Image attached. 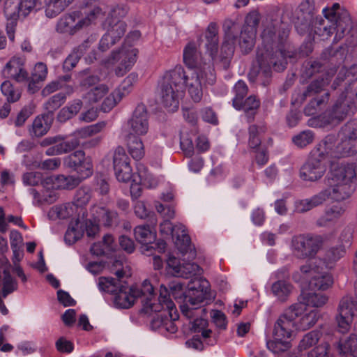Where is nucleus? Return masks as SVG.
Segmentation results:
<instances>
[{
    "mask_svg": "<svg viewBox=\"0 0 357 357\" xmlns=\"http://www.w3.org/2000/svg\"><path fill=\"white\" fill-rule=\"evenodd\" d=\"M91 214L93 220H85V209L77 208L73 202L54 206L49 212L52 218H72L64 236L66 243L69 245L80 239L84 230L89 237H93L99 231V224L110 226L117 218L115 211L98 206L91 208Z\"/></svg>",
    "mask_w": 357,
    "mask_h": 357,
    "instance_id": "1",
    "label": "nucleus"
},
{
    "mask_svg": "<svg viewBox=\"0 0 357 357\" xmlns=\"http://www.w3.org/2000/svg\"><path fill=\"white\" fill-rule=\"evenodd\" d=\"M286 32L282 36L276 37L271 28L265 29L261 33L262 47L257 51V60L260 70L265 76H269L271 68L275 71H282L286 68L287 59L294 58L296 52L286 47L284 40Z\"/></svg>",
    "mask_w": 357,
    "mask_h": 357,
    "instance_id": "2",
    "label": "nucleus"
},
{
    "mask_svg": "<svg viewBox=\"0 0 357 357\" xmlns=\"http://www.w3.org/2000/svg\"><path fill=\"white\" fill-rule=\"evenodd\" d=\"M344 79L349 86L340 93L332 107L326 111V115L329 118L326 123L333 120L340 121L348 115L354 114L357 109V91L351 86V83L357 79V66L353 65L349 69L343 67L332 87L335 89Z\"/></svg>",
    "mask_w": 357,
    "mask_h": 357,
    "instance_id": "3",
    "label": "nucleus"
},
{
    "mask_svg": "<svg viewBox=\"0 0 357 357\" xmlns=\"http://www.w3.org/2000/svg\"><path fill=\"white\" fill-rule=\"evenodd\" d=\"M163 286V284H161ZM169 293V298L171 296L176 300H181L183 303L180 307L182 312L188 317L191 318L192 310L197 308V306L205 299L208 298L210 285L206 280L201 278H195L188 284V289L185 291L184 285L179 280H175L169 284L168 288L164 285Z\"/></svg>",
    "mask_w": 357,
    "mask_h": 357,
    "instance_id": "4",
    "label": "nucleus"
},
{
    "mask_svg": "<svg viewBox=\"0 0 357 357\" xmlns=\"http://www.w3.org/2000/svg\"><path fill=\"white\" fill-rule=\"evenodd\" d=\"M169 296L167 289L161 286L158 302L151 303V299H149L144 302V308H142L146 314L159 312L153 318L151 328L165 335L167 333L174 334L178 329L175 321L178 319V314L175 304L169 299Z\"/></svg>",
    "mask_w": 357,
    "mask_h": 357,
    "instance_id": "5",
    "label": "nucleus"
},
{
    "mask_svg": "<svg viewBox=\"0 0 357 357\" xmlns=\"http://www.w3.org/2000/svg\"><path fill=\"white\" fill-rule=\"evenodd\" d=\"M357 175V165L344 160L333 162L326 177V185L334 192L337 202L349 198L354 190L353 183Z\"/></svg>",
    "mask_w": 357,
    "mask_h": 357,
    "instance_id": "6",
    "label": "nucleus"
},
{
    "mask_svg": "<svg viewBox=\"0 0 357 357\" xmlns=\"http://www.w3.org/2000/svg\"><path fill=\"white\" fill-rule=\"evenodd\" d=\"M323 13L325 19L317 20L314 33L323 39L328 38L335 31L334 40H341L345 32L351 28V20L347 10L341 9L340 4L333 3L331 8H324Z\"/></svg>",
    "mask_w": 357,
    "mask_h": 357,
    "instance_id": "7",
    "label": "nucleus"
},
{
    "mask_svg": "<svg viewBox=\"0 0 357 357\" xmlns=\"http://www.w3.org/2000/svg\"><path fill=\"white\" fill-rule=\"evenodd\" d=\"M333 142V136H326L313 148L300 169V177L302 180L315 182L324 176L327 170L328 158Z\"/></svg>",
    "mask_w": 357,
    "mask_h": 357,
    "instance_id": "8",
    "label": "nucleus"
},
{
    "mask_svg": "<svg viewBox=\"0 0 357 357\" xmlns=\"http://www.w3.org/2000/svg\"><path fill=\"white\" fill-rule=\"evenodd\" d=\"M185 70L181 66L167 71L159 83V96L161 103L170 112L178 109L179 102L184 95L183 82Z\"/></svg>",
    "mask_w": 357,
    "mask_h": 357,
    "instance_id": "9",
    "label": "nucleus"
},
{
    "mask_svg": "<svg viewBox=\"0 0 357 357\" xmlns=\"http://www.w3.org/2000/svg\"><path fill=\"white\" fill-rule=\"evenodd\" d=\"M84 179L79 174L77 177L65 175L47 176L43 183V195L34 188L29 189V192L33 197V204L39 206L45 204H52L57 199L56 189H73Z\"/></svg>",
    "mask_w": 357,
    "mask_h": 357,
    "instance_id": "10",
    "label": "nucleus"
},
{
    "mask_svg": "<svg viewBox=\"0 0 357 357\" xmlns=\"http://www.w3.org/2000/svg\"><path fill=\"white\" fill-rule=\"evenodd\" d=\"M102 16L103 13L99 7H96L89 12H86L83 8L73 10L59 19L56 29L59 33L73 35L81 29L88 27Z\"/></svg>",
    "mask_w": 357,
    "mask_h": 357,
    "instance_id": "11",
    "label": "nucleus"
},
{
    "mask_svg": "<svg viewBox=\"0 0 357 357\" xmlns=\"http://www.w3.org/2000/svg\"><path fill=\"white\" fill-rule=\"evenodd\" d=\"M298 331L287 308L276 320L273 331V339L266 342L267 348L274 354L288 350L291 344L289 339Z\"/></svg>",
    "mask_w": 357,
    "mask_h": 357,
    "instance_id": "12",
    "label": "nucleus"
},
{
    "mask_svg": "<svg viewBox=\"0 0 357 357\" xmlns=\"http://www.w3.org/2000/svg\"><path fill=\"white\" fill-rule=\"evenodd\" d=\"M328 264L321 259H316L314 263H307L301 267L303 274L310 277V285L318 289L325 290L333 283L332 275L328 272Z\"/></svg>",
    "mask_w": 357,
    "mask_h": 357,
    "instance_id": "13",
    "label": "nucleus"
},
{
    "mask_svg": "<svg viewBox=\"0 0 357 357\" xmlns=\"http://www.w3.org/2000/svg\"><path fill=\"white\" fill-rule=\"evenodd\" d=\"M323 238L319 235L301 234L291 241V250L298 259L314 257L322 246Z\"/></svg>",
    "mask_w": 357,
    "mask_h": 357,
    "instance_id": "14",
    "label": "nucleus"
},
{
    "mask_svg": "<svg viewBox=\"0 0 357 357\" xmlns=\"http://www.w3.org/2000/svg\"><path fill=\"white\" fill-rule=\"evenodd\" d=\"M160 231L163 235L172 236L176 247L183 255H188V259L195 257V251L191 248L190 238L184 225L179 224L173 227L169 220H165L160 225Z\"/></svg>",
    "mask_w": 357,
    "mask_h": 357,
    "instance_id": "15",
    "label": "nucleus"
},
{
    "mask_svg": "<svg viewBox=\"0 0 357 357\" xmlns=\"http://www.w3.org/2000/svg\"><path fill=\"white\" fill-rule=\"evenodd\" d=\"M137 49L122 45L119 50L112 52L109 57L105 61V63L107 66L117 64L114 69L115 75L118 77H123L135 65L137 61Z\"/></svg>",
    "mask_w": 357,
    "mask_h": 357,
    "instance_id": "16",
    "label": "nucleus"
},
{
    "mask_svg": "<svg viewBox=\"0 0 357 357\" xmlns=\"http://www.w3.org/2000/svg\"><path fill=\"white\" fill-rule=\"evenodd\" d=\"M183 61L189 68L190 71H197L198 69L204 72L206 81L209 84H214L215 82V74L214 69L210 63L203 61L200 53L197 51L196 45L189 43L183 50Z\"/></svg>",
    "mask_w": 357,
    "mask_h": 357,
    "instance_id": "17",
    "label": "nucleus"
},
{
    "mask_svg": "<svg viewBox=\"0 0 357 357\" xmlns=\"http://www.w3.org/2000/svg\"><path fill=\"white\" fill-rule=\"evenodd\" d=\"M356 301L350 296L343 297L337 308L336 321L339 331L347 333L349 331L354 318H357V282L355 284ZM357 331V324H356Z\"/></svg>",
    "mask_w": 357,
    "mask_h": 357,
    "instance_id": "18",
    "label": "nucleus"
},
{
    "mask_svg": "<svg viewBox=\"0 0 357 357\" xmlns=\"http://www.w3.org/2000/svg\"><path fill=\"white\" fill-rule=\"evenodd\" d=\"M43 6L40 0H5L3 13L8 20H16L25 18L31 12L40 9Z\"/></svg>",
    "mask_w": 357,
    "mask_h": 357,
    "instance_id": "19",
    "label": "nucleus"
},
{
    "mask_svg": "<svg viewBox=\"0 0 357 357\" xmlns=\"http://www.w3.org/2000/svg\"><path fill=\"white\" fill-rule=\"evenodd\" d=\"M298 331H306L313 327L319 319V312L310 310L302 303L291 305L289 308Z\"/></svg>",
    "mask_w": 357,
    "mask_h": 357,
    "instance_id": "20",
    "label": "nucleus"
},
{
    "mask_svg": "<svg viewBox=\"0 0 357 357\" xmlns=\"http://www.w3.org/2000/svg\"><path fill=\"white\" fill-rule=\"evenodd\" d=\"M138 81V74L130 73L121 82L118 88L109 93L103 100L101 110L104 112L111 111L125 96L132 91L134 84Z\"/></svg>",
    "mask_w": 357,
    "mask_h": 357,
    "instance_id": "21",
    "label": "nucleus"
},
{
    "mask_svg": "<svg viewBox=\"0 0 357 357\" xmlns=\"http://www.w3.org/2000/svg\"><path fill=\"white\" fill-rule=\"evenodd\" d=\"M79 144V140L76 136L68 138H64L60 135L48 137L40 142L42 146H50L45 151L47 155L66 153L76 149Z\"/></svg>",
    "mask_w": 357,
    "mask_h": 357,
    "instance_id": "22",
    "label": "nucleus"
},
{
    "mask_svg": "<svg viewBox=\"0 0 357 357\" xmlns=\"http://www.w3.org/2000/svg\"><path fill=\"white\" fill-rule=\"evenodd\" d=\"M80 86L84 90H86V93L83 96V99L89 105L98 102L103 98H106V95H109V88L103 83L99 82V77L91 75L84 78L81 82Z\"/></svg>",
    "mask_w": 357,
    "mask_h": 357,
    "instance_id": "23",
    "label": "nucleus"
},
{
    "mask_svg": "<svg viewBox=\"0 0 357 357\" xmlns=\"http://www.w3.org/2000/svg\"><path fill=\"white\" fill-rule=\"evenodd\" d=\"M185 77L183 82V90L184 91V86H185L190 98L195 102H199L203 96V86L209 84L206 81L204 72L199 69L197 71H185ZM212 84H210V85Z\"/></svg>",
    "mask_w": 357,
    "mask_h": 357,
    "instance_id": "24",
    "label": "nucleus"
},
{
    "mask_svg": "<svg viewBox=\"0 0 357 357\" xmlns=\"http://www.w3.org/2000/svg\"><path fill=\"white\" fill-rule=\"evenodd\" d=\"M127 126L130 136L144 135L148 132L149 125L146 108L144 105H139L135 108Z\"/></svg>",
    "mask_w": 357,
    "mask_h": 357,
    "instance_id": "25",
    "label": "nucleus"
},
{
    "mask_svg": "<svg viewBox=\"0 0 357 357\" xmlns=\"http://www.w3.org/2000/svg\"><path fill=\"white\" fill-rule=\"evenodd\" d=\"M246 25L243 26L241 31L239 45L241 51L247 54L255 45V39L256 36V26L259 23V18L256 13L248 15L245 18Z\"/></svg>",
    "mask_w": 357,
    "mask_h": 357,
    "instance_id": "26",
    "label": "nucleus"
},
{
    "mask_svg": "<svg viewBox=\"0 0 357 357\" xmlns=\"http://www.w3.org/2000/svg\"><path fill=\"white\" fill-rule=\"evenodd\" d=\"M26 59L24 56H14L6 64L2 70V75L17 82L26 81L29 73L24 68Z\"/></svg>",
    "mask_w": 357,
    "mask_h": 357,
    "instance_id": "27",
    "label": "nucleus"
},
{
    "mask_svg": "<svg viewBox=\"0 0 357 357\" xmlns=\"http://www.w3.org/2000/svg\"><path fill=\"white\" fill-rule=\"evenodd\" d=\"M127 13V10L121 6H116L112 10L109 17L107 19L108 28L107 33L117 42L123 37L126 30V24L119 20Z\"/></svg>",
    "mask_w": 357,
    "mask_h": 357,
    "instance_id": "28",
    "label": "nucleus"
},
{
    "mask_svg": "<svg viewBox=\"0 0 357 357\" xmlns=\"http://www.w3.org/2000/svg\"><path fill=\"white\" fill-rule=\"evenodd\" d=\"M64 164L75 170L82 178H86L92 174V164L90 159L85 158L83 151H76L67 156Z\"/></svg>",
    "mask_w": 357,
    "mask_h": 357,
    "instance_id": "29",
    "label": "nucleus"
},
{
    "mask_svg": "<svg viewBox=\"0 0 357 357\" xmlns=\"http://www.w3.org/2000/svg\"><path fill=\"white\" fill-rule=\"evenodd\" d=\"M18 284L17 280L10 275L8 271L4 270L0 273V312L3 315L8 313V310L4 305L2 298H6L8 295L17 289Z\"/></svg>",
    "mask_w": 357,
    "mask_h": 357,
    "instance_id": "30",
    "label": "nucleus"
},
{
    "mask_svg": "<svg viewBox=\"0 0 357 357\" xmlns=\"http://www.w3.org/2000/svg\"><path fill=\"white\" fill-rule=\"evenodd\" d=\"M156 219L152 218V226L142 225L136 227L134 229L135 239L142 245L147 246V250H149L148 245L154 243L156 239V232L154 229Z\"/></svg>",
    "mask_w": 357,
    "mask_h": 357,
    "instance_id": "31",
    "label": "nucleus"
},
{
    "mask_svg": "<svg viewBox=\"0 0 357 357\" xmlns=\"http://www.w3.org/2000/svg\"><path fill=\"white\" fill-rule=\"evenodd\" d=\"M329 155L333 158H344L348 157L357 151V141H351L346 139H341L340 142L335 146V137Z\"/></svg>",
    "mask_w": 357,
    "mask_h": 357,
    "instance_id": "32",
    "label": "nucleus"
},
{
    "mask_svg": "<svg viewBox=\"0 0 357 357\" xmlns=\"http://www.w3.org/2000/svg\"><path fill=\"white\" fill-rule=\"evenodd\" d=\"M339 354L342 357H357V334H351L337 343Z\"/></svg>",
    "mask_w": 357,
    "mask_h": 357,
    "instance_id": "33",
    "label": "nucleus"
},
{
    "mask_svg": "<svg viewBox=\"0 0 357 357\" xmlns=\"http://www.w3.org/2000/svg\"><path fill=\"white\" fill-rule=\"evenodd\" d=\"M336 70L331 69V73H327L326 77L324 74L320 75L318 79L313 80L307 87L303 93L304 98L317 95L320 93L329 84L331 77L333 76Z\"/></svg>",
    "mask_w": 357,
    "mask_h": 357,
    "instance_id": "34",
    "label": "nucleus"
},
{
    "mask_svg": "<svg viewBox=\"0 0 357 357\" xmlns=\"http://www.w3.org/2000/svg\"><path fill=\"white\" fill-rule=\"evenodd\" d=\"M75 0H43V7L47 17L57 16L68 8Z\"/></svg>",
    "mask_w": 357,
    "mask_h": 357,
    "instance_id": "35",
    "label": "nucleus"
},
{
    "mask_svg": "<svg viewBox=\"0 0 357 357\" xmlns=\"http://www.w3.org/2000/svg\"><path fill=\"white\" fill-rule=\"evenodd\" d=\"M218 29L215 23H210L205 32V47L210 56H215L218 45Z\"/></svg>",
    "mask_w": 357,
    "mask_h": 357,
    "instance_id": "36",
    "label": "nucleus"
},
{
    "mask_svg": "<svg viewBox=\"0 0 357 357\" xmlns=\"http://www.w3.org/2000/svg\"><path fill=\"white\" fill-rule=\"evenodd\" d=\"M51 127V121L47 115L38 116L33 120L29 132L31 137H40L45 135Z\"/></svg>",
    "mask_w": 357,
    "mask_h": 357,
    "instance_id": "37",
    "label": "nucleus"
},
{
    "mask_svg": "<svg viewBox=\"0 0 357 357\" xmlns=\"http://www.w3.org/2000/svg\"><path fill=\"white\" fill-rule=\"evenodd\" d=\"M139 297V291L136 287H131L128 292L121 291L115 297L114 303L121 308H129L135 299Z\"/></svg>",
    "mask_w": 357,
    "mask_h": 357,
    "instance_id": "38",
    "label": "nucleus"
},
{
    "mask_svg": "<svg viewBox=\"0 0 357 357\" xmlns=\"http://www.w3.org/2000/svg\"><path fill=\"white\" fill-rule=\"evenodd\" d=\"M234 40L224 38L221 45L220 52H218V45L217 46V52L215 56H211V60L214 62L225 61L227 62L234 54Z\"/></svg>",
    "mask_w": 357,
    "mask_h": 357,
    "instance_id": "39",
    "label": "nucleus"
},
{
    "mask_svg": "<svg viewBox=\"0 0 357 357\" xmlns=\"http://www.w3.org/2000/svg\"><path fill=\"white\" fill-rule=\"evenodd\" d=\"M302 303L306 307H321L328 301V296L321 292H307L302 294Z\"/></svg>",
    "mask_w": 357,
    "mask_h": 357,
    "instance_id": "40",
    "label": "nucleus"
},
{
    "mask_svg": "<svg viewBox=\"0 0 357 357\" xmlns=\"http://www.w3.org/2000/svg\"><path fill=\"white\" fill-rule=\"evenodd\" d=\"M344 211L342 206L334 205L326 210L325 213L317 220V225L320 227L328 226L337 220Z\"/></svg>",
    "mask_w": 357,
    "mask_h": 357,
    "instance_id": "41",
    "label": "nucleus"
},
{
    "mask_svg": "<svg viewBox=\"0 0 357 357\" xmlns=\"http://www.w3.org/2000/svg\"><path fill=\"white\" fill-rule=\"evenodd\" d=\"M89 47V41H84L77 49L68 55L63 62V69L68 71L71 70L78 63L81 56Z\"/></svg>",
    "mask_w": 357,
    "mask_h": 357,
    "instance_id": "42",
    "label": "nucleus"
},
{
    "mask_svg": "<svg viewBox=\"0 0 357 357\" xmlns=\"http://www.w3.org/2000/svg\"><path fill=\"white\" fill-rule=\"evenodd\" d=\"M82 102L79 100H75L67 106L63 107L58 114L59 121H66L75 116L81 109Z\"/></svg>",
    "mask_w": 357,
    "mask_h": 357,
    "instance_id": "43",
    "label": "nucleus"
},
{
    "mask_svg": "<svg viewBox=\"0 0 357 357\" xmlns=\"http://www.w3.org/2000/svg\"><path fill=\"white\" fill-rule=\"evenodd\" d=\"M271 290L279 301H284L291 292L292 286L284 280H278L272 284Z\"/></svg>",
    "mask_w": 357,
    "mask_h": 357,
    "instance_id": "44",
    "label": "nucleus"
},
{
    "mask_svg": "<svg viewBox=\"0 0 357 357\" xmlns=\"http://www.w3.org/2000/svg\"><path fill=\"white\" fill-rule=\"evenodd\" d=\"M128 149L130 154L135 160H140L144 155V147L141 139L130 136L128 139Z\"/></svg>",
    "mask_w": 357,
    "mask_h": 357,
    "instance_id": "45",
    "label": "nucleus"
},
{
    "mask_svg": "<svg viewBox=\"0 0 357 357\" xmlns=\"http://www.w3.org/2000/svg\"><path fill=\"white\" fill-rule=\"evenodd\" d=\"M329 98L330 94L328 92H326L321 96H317L314 98L305 107V114L307 116L316 115V109L314 108V105H317L318 107H320L321 109H324L326 107Z\"/></svg>",
    "mask_w": 357,
    "mask_h": 357,
    "instance_id": "46",
    "label": "nucleus"
},
{
    "mask_svg": "<svg viewBox=\"0 0 357 357\" xmlns=\"http://www.w3.org/2000/svg\"><path fill=\"white\" fill-rule=\"evenodd\" d=\"M235 96L233 98V106L237 110L242 108V100L248 93V86L246 84L242 81H238L234 87Z\"/></svg>",
    "mask_w": 357,
    "mask_h": 357,
    "instance_id": "47",
    "label": "nucleus"
},
{
    "mask_svg": "<svg viewBox=\"0 0 357 357\" xmlns=\"http://www.w3.org/2000/svg\"><path fill=\"white\" fill-rule=\"evenodd\" d=\"M181 266L180 271H177V277L182 278H191L192 276L199 275L202 273V271L199 266L195 263H191L189 261H185Z\"/></svg>",
    "mask_w": 357,
    "mask_h": 357,
    "instance_id": "48",
    "label": "nucleus"
},
{
    "mask_svg": "<svg viewBox=\"0 0 357 357\" xmlns=\"http://www.w3.org/2000/svg\"><path fill=\"white\" fill-rule=\"evenodd\" d=\"M105 127L106 123L100 121L77 130L75 134L82 138L90 137L100 133Z\"/></svg>",
    "mask_w": 357,
    "mask_h": 357,
    "instance_id": "49",
    "label": "nucleus"
},
{
    "mask_svg": "<svg viewBox=\"0 0 357 357\" xmlns=\"http://www.w3.org/2000/svg\"><path fill=\"white\" fill-rule=\"evenodd\" d=\"M321 68L322 67L318 61H306L303 63L302 67V76L305 78H310L316 73H321V75L324 74V77H326L327 73H331V70L324 73Z\"/></svg>",
    "mask_w": 357,
    "mask_h": 357,
    "instance_id": "50",
    "label": "nucleus"
},
{
    "mask_svg": "<svg viewBox=\"0 0 357 357\" xmlns=\"http://www.w3.org/2000/svg\"><path fill=\"white\" fill-rule=\"evenodd\" d=\"M339 138L357 141V119L348 121L338 134Z\"/></svg>",
    "mask_w": 357,
    "mask_h": 357,
    "instance_id": "51",
    "label": "nucleus"
},
{
    "mask_svg": "<svg viewBox=\"0 0 357 357\" xmlns=\"http://www.w3.org/2000/svg\"><path fill=\"white\" fill-rule=\"evenodd\" d=\"M91 197V190L87 187H82L77 190L73 203L77 208H84V206L88 204Z\"/></svg>",
    "mask_w": 357,
    "mask_h": 357,
    "instance_id": "52",
    "label": "nucleus"
},
{
    "mask_svg": "<svg viewBox=\"0 0 357 357\" xmlns=\"http://www.w3.org/2000/svg\"><path fill=\"white\" fill-rule=\"evenodd\" d=\"M266 131L264 126H257L255 125L250 126L249 128V146L252 149L258 147L261 144L260 136Z\"/></svg>",
    "mask_w": 357,
    "mask_h": 357,
    "instance_id": "53",
    "label": "nucleus"
},
{
    "mask_svg": "<svg viewBox=\"0 0 357 357\" xmlns=\"http://www.w3.org/2000/svg\"><path fill=\"white\" fill-rule=\"evenodd\" d=\"M314 138V133L310 130H303L292 138L293 143L299 148H303L311 144Z\"/></svg>",
    "mask_w": 357,
    "mask_h": 357,
    "instance_id": "54",
    "label": "nucleus"
},
{
    "mask_svg": "<svg viewBox=\"0 0 357 357\" xmlns=\"http://www.w3.org/2000/svg\"><path fill=\"white\" fill-rule=\"evenodd\" d=\"M45 179V178H43V174L38 172H26L22 176V181L25 185L36 186L41 184L43 190L41 192H38L40 195H43L42 192L44 190L43 183Z\"/></svg>",
    "mask_w": 357,
    "mask_h": 357,
    "instance_id": "55",
    "label": "nucleus"
},
{
    "mask_svg": "<svg viewBox=\"0 0 357 357\" xmlns=\"http://www.w3.org/2000/svg\"><path fill=\"white\" fill-rule=\"evenodd\" d=\"M310 199L312 202V206H314V208L323 204L328 199L337 201L335 197L333 190L329 186L319 193L313 195Z\"/></svg>",
    "mask_w": 357,
    "mask_h": 357,
    "instance_id": "56",
    "label": "nucleus"
},
{
    "mask_svg": "<svg viewBox=\"0 0 357 357\" xmlns=\"http://www.w3.org/2000/svg\"><path fill=\"white\" fill-rule=\"evenodd\" d=\"M320 338V333L317 331H312L305 334L298 344L299 351H303L309 349L316 344Z\"/></svg>",
    "mask_w": 357,
    "mask_h": 357,
    "instance_id": "57",
    "label": "nucleus"
},
{
    "mask_svg": "<svg viewBox=\"0 0 357 357\" xmlns=\"http://www.w3.org/2000/svg\"><path fill=\"white\" fill-rule=\"evenodd\" d=\"M66 97L62 93H59L51 97L45 104L44 108L50 113H53L66 101Z\"/></svg>",
    "mask_w": 357,
    "mask_h": 357,
    "instance_id": "58",
    "label": "nucleus"
},
{
    "mask_svg": "<svg viewBox=\"0 0 357 357\" xmlns=\"http://www.w3.org/2000/svg\"><path fill=\"white\" fill-rule=\"evenodd\" d=\"M1 90L2 93L6 97L8 102H16L20 98V93L13 88V84L8 80H6L1 84Z\"/></svg>",
    "mask_w": 357,
    "mask_h": 357,
    "instance_id": "59",
    "label": "nucleus"
},
{
    "mask_svg": "<svg viewBox=\"0 0 357 357\" xmlns=\"http://www.w3.org/2000/svg\"><path fill=\"white\" fill-rule=\"evenodd\" d=\"M139 291V296L142 298V305L144 306V302L149 299H151V303H158V299L156 301L153 294L154 289L153 284L151 282L145 280L142 285L141 289L137 288Z\"/></svg>",
    "mask_w": 357,
    "mask_h": 357,
    "instance_id": "60",
    "label": "nucleus"
},
{
    "mask_svg": "<svg viewBox=\"0 0 357 357\" xmlns=\"http://www.w3.org/2000/svg\"><path fill=\"white\" fill-rule=\"evenodd\" d=\"M130 161V158L123 148L119 146L115 149L113 156L114 169H118L119 167L128 165Z\"/></svg>",
    "mask_w": 357,
    "mask_h": 357,
    "instance_id": "61",
    "label": "nucleus"
},
{
    "mask_svg": "<svg viewBox=\"0 0 357 357\" xmlns=\"http://www.w3.org/2000/svg\"><path fill=\"white\" fill-rule=\"evenodd\" d=\"M115 172V175L119 181L127 183L131 181L132 178V170L130 165H126L118 169H114Z\"/></svg>",
    "mask_w": 357,
    "mask_h": 357,
    "instance_id": "62",
    "label": "nucleus"
},
{
    "mask_svg": "<svg viewBox=\"0 0 357 357\" xmlns=\"http://www.w3.org/2000/svg\"><path fill=\"white\" fill-rule=\"evenodd\" d=\"M47 75V66L42 62L37 63L31 73V79H34V81L43 82L46 79Z\"/></svg>",
    "mask_w": 357,
    "mask_h": 357,
    "instance_id": "63",
    "label": "nucleus"
},
{
    "mask_svg": "<svg viewBox=\"0 0 357 357\" xmlns=\"http://www.w3.org/2000/svg\"><path fill=\"white\" fill-rule=\"evenodd\" d=\"M225 31V38L235 40L236 34L237 33L239 26L231 20H227L223 24Z\"/></svg>",
    "mask_w": 357,
    "mask_h": 357,
    "instance_id": "64",
    "label": "nucleus"
}]
</instances>
